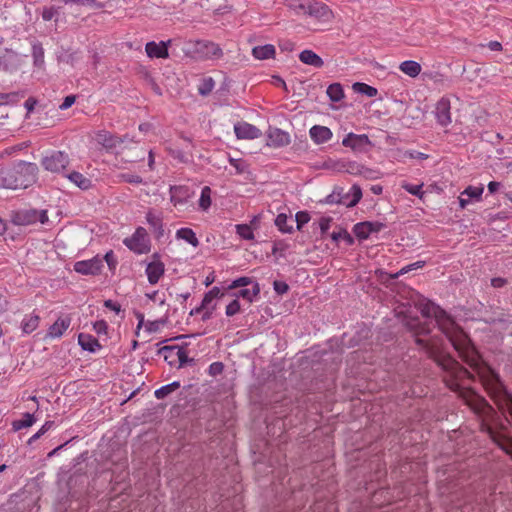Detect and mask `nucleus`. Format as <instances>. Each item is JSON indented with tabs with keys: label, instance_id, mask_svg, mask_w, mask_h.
I'll use <instances>...</instances> for the list:
<instances>
[{
	"label": "nucleus",
	"instance_id": "b1692460",
	"mask_svg": "<svg viewBox=\"0 0 512 512\" xmlns=\"http://www.w3.org/2000/svg\"><path fill=\"white\" fill-rule=\"evenodd\" d=\"M252 55L257 60L273 59L276 55V49L272 44L255 46L252 48Z\"/></svg>",
	"mask_w": 512,
	"mask_h": 512
},
{
	"label": "nucleus",
	"instance_id": "864d4df0",
	"mask_svg": "<svg viewBox=\"0 0 512 512\" xmlns=\"http://www.w3.org/2000/svg\"><path fill=\"white\" fill-rule=\"evenodd\" d=\"M93 330L98 335H106L108 330V324L104 320H98L93 324Z\"/></svg>",
	"mask_w": 512,
	"mask_h": 512
},
{
	"label": "nucleus",
	"instance_id": "a19ab883",
	"mask_svg": "<svg viewBox=\"0 0 512 512\" xmlns=\"http://www.w3.org/2000/svg\"><path fill=\"white\" fill-rule=\"evenodd\" d=\"M253 283H255V281L252 280V278L250 277H240V278H237L235 280H233L227 287L228 290H232V289H236V288H239V287H246V286H249V285H252L253 286Z\"/></svg>",
	"mask_w": 512,
	"mask_h": 512
},
{
	"label": "nucleus",
	"instance_id": "c85d7f7f",
	"mask_svg": "<svg viewBox=\"0 0 512 512\" xmlns=\"http://www.w3.org/2000/svg\"><path fill=\"white\" fill-rule=\"evenodd\" d=\"M399 69L404 74L414 78V77H417L420 74V72H421V65L418 62H416V61L406 60V61H403L400 64Z\"/></svg>",
	"mask_w": 512,
	"mask_h": 512
},
{
	"label": "nucleus",
	"instance_id": "f704fd0d",
	"mask_svg": "<svg viewBox=\"0 0 512 512\" xmlns=\"http://www.w3.org/2000/svg\"><path fill=\"white\" fill-rule=\"evenodd\" d=\"M351 195V199L349 201H343V203L347 206V207H353L355 205H357L359 203V201L361 200L362 198V190L360 188V186L354 184L350 190H349V193L347 195L350 196Z\"/></svg>",
	"mask_w": 512,
	"mask_h": 512
},
{
	"label": "nucleus",
	"instance_id": "bf43d9fd",
	"mask_svg": "<svg viewBox=\"0 0 512 512\" xmlns=\"http://www.w3.org/2000/svg\"><path fill=\"white\" fill-rule=\"evenodd\" d=\"M223 371V364L221 362H213L209 366V374L212 376H216L218 374H221Z\"/></svg>",
	"mask_w": 512,
	"mask_h": 512
},
{
	"label": "nucleus",
	"instance_id": "13d9d810",
	"mask_svg": "<svg viewBox=\"0 0 512 512\" xmlns=\"http://www.w3.org/2000/svg\"><path fill=\"white\" fill-rule=\"evenodd\" d=\"M104 260L106 261V263L110 269H114L117 265V260H116L115 255L112 250L108 251L105 254Z\"/></svg>",
	"mask_w": 512,
	"mask_h": 512
},
{
	"label": "nucleus",
	"instance_id": "9d476101",
	"mask_svg": "<svg viewBox=\"0 0 512 512\" xmlns=\"http://www.w3.org/2000/svg\"><path fill=\"white\" fill-rule=\"evenodd\" d=\"M161 352L164 354V358L166 360L171 359L169 361L170 364H173L175 360H177L179 367H182L192 361V359L188 357L187 350L178 345L165 346L161 349Z\"/></svg>",
	"mask_w": 512,
	"mask_h": 512
},
{
	"label": "nucleus",
	"instance_id": "423d86ee",
	"mask_svg": "<svg viewBox=\"0 0 512 512\" xmlns=\"http://www.w3.org/2000/svg\"><path fill=\"white\" fill-rule=\"evenodd\" d=\"M123 244L136 254H145L150 251V240L145 228L138 227L132 236L123 240Z\"/></svg>",
	"mask_w": 512,
	"mask_h": 512
},
{
	"label": "nucleus",
	"instance_id": "2eb2a0df",
	"mask_svg": "<svg viewBox=\"0 0 512 512\" xmlns=\"http://www.w3.org/2000/svg\"><path fill=\"white\" fill-rule=\"evenodd\" d=\"M153 258V261L149 262L145 269L148 282L152 285L158 283L165 272L164 263L159 260L158 254H154Z\"/></svg>",
	"mask_w": 512,
	"mask_h": 512
},
{
	"label": "nucleus",
	"instance_id": "c756f323",
	"mask_svg": "<svg viewBox=\"0 0 512 512\" xmlns=\"http://www.w3.org/2000/svg\"><path fill=\"white\" fill-rule=\"evenodd\" d=\"M40 318L36 314H30L25 316L21 323V327L24 333L29 334L35 331L39 325Z\"/></svg>",
	"mask_w": 512,
	"mask_h": 512
},
{
	"label": "nucleus",
	"instance_id": "ddd939ff",
	"mask_svg": "<svg viewBox=\"0 0 512 512\" xmlns=\"http://www.w3.org/2000/svg\"><path fill=\"white\" fill-rule=\"evenodd\" d=\"M234 132L238 139L247 140L257 139L262 135L259 128L245 121L237 122L234 125Z\"/></svg>",
	"mask_w": 512,
	"mask_h": 512
},
{
	"label": "nucleus",
	"instance_id": "de8ad7c7",
	"mask_svg": "<svg viewBox=\"0 0 512 512\" xmlns=\"http://www.w3.org/2000/svg\"><path fill=\"white\" fill-rule=\"evenodd\" d=\"M332 239L338 242L340 239H343L348 245L353 244V238L347 231H339L333 232L331 235Z\"/></svg>",
	"mask_w": 512,
	"mask_h": 512
},
{
	"label": "nucleus",
	"instance_id": "a878e982",
	"mask_svg": "<svg viewBox=\"0 0 512 512\" xmlns=\"http://www.w3.org/2000/svg\"><path fill=\"white\" fill-rule=\"evenodd\" d=\"M299 60L306 64L313 66L315 68H321L324 65V61L322 58L317 55L314 51L305 49L299 54Z\"/></svg>",
	"mask_w": 512,
	"mask_h": 512
},
{
	"label": "nucleus",
	"instance_id": "e2e57ef3",
	"mask_svg": "<svg viewBox=\"0 0 512 512\" xmlns=\"http://www.w3.org/2000/svg\"><path fill=\"white\" fill-rule=\"evenodd\" d=\"M104 306L115 313H119L121 311V306L117 302H114L113 300H106L104 301Z\"/></svg>",
	"mask_w": 512,
	"mask_h": 512
},
{
	"label": "nucleus",
	"instance_id": "8fccbe9b",
	"mask_svg": "<svg viewBox=\"0 0 512 512\" xmlns=\"http://www.w3.org/2000/svg\"><path fill=\"white\" fill-rule=\"evenodd\" d=\"M240 311V303L238 301V299H234L233 301H231L227 306H226V310H225V314L226 316L228 317H232L234 316L235 314H237L238 312Z\"/></svg>",
	"mask_w": 512,
	"mask_h": 512
},
{
	"label": "nucleus",
	"instance_id": "5fc2aeb1",
	"mask_svg": "<svg viewBox=\"0 0 512 512\" xmlns=\"http://www.w3.org/2000/svg\"><path fill=\"white\" fill-rule=\"evenodd\" d=\"M121 179L124 182L131 183V184H141L143 181L139 175L129 174V173L122 174Z\"/></svg>",
	"mask_w": 512,
	"mask_h": 512
},
{
	"label": "nucleus",
	"instance_id": "4c0bfd02",
	"mask_svg": "<svg viewBox=\"0 0 512 512\" xmlns=\"http://www.w3.org/2000/svg\"><path fill=\"white\" fill-rule=\"evenodd\" d=\"M229 163L235 169L236 174H244L248 172L249 165L243 159L229 158Z\"/></svg>",
	"mask_w": 512,
	"mask_h": 512
},
{
	"label": "nucleus",
	"instance_id": "e433bc0d",
	"mask_svg": "<svg viewBox=\"0 0 512 512\" xmlns=\"http://www.w3.org/2000/svg\"><path fill=\"white\" fill-rule=\"evenodd\" d=\"M326 93L333 102H338L344 97L343 88L339 83L329 85Z\"/></svg>",
	"mask_w": 512,
	"mask_h": 512
},
{
	"label": "nucleus",
	"instance_id": "6e6552de",
	"mask_svg": "<svg viewBox=\"0 0 512 512\" xmlns=\"http://www.w3.org/2000/svg\"><path fill=\"white\" fill-rule=\"evenodd\" d=\"M306 15L313 17L321 22H329L333 18L331 9L324 3L309 0L306 7Z\"/></svg>",
	"mask_w": 512,
	"mask_h": 512
},
{
	"label": "nucleus",
	"instance_id": "412c9836",
	"mask_svg": "<svg viewBox=\"0 0 512 512\" xmlns=\"http://www.w3.org/2000/svg\"><path fill=\"white\" fill-rule=\"evenodd\" d=\"M309 135L313 142L319 145L331 140L333 133L326 126L314 125L310 128Z\"/></svg>",
	"mask_w": 512,
	"mask_h": 512
},
{
	"label": "nucleus",
	"instance_id": "3c124183",
	"mask_svg": "<svg viewBox=\"0 0 512 512\" xmlns=\"http://www.w3.org/2000/svg\"><path fill=\"white\" fill-rule=\"evenodd\" d=\"M359 176L364 177L365 179H377L380 176V172L378 170L362 166L361 174Z\"/></svg>",
	"mask_w": 512,
	"mask_h": 512
},
{
	"label": "nucleus",
	"instance_id": "aec40b11",
	"mask_svg": "<svg viewBox=\"0 0 512 512\" xmlns=\"http://www.w3.org/2000/svg\"><path fill=\"white\" fill-rule=\"evenodd\" d=\"M71 318L69 316L59 317L48 329L47 337L56 339L62 337L65 331L70 327Z\"/></svg>",
	"mask_w": 512,
	"mask_h": 512
},
{
	"label": "nucleus",
	"instance_id": "5701e85b",
	"mask_svg": "<svg viewBox=\"0 0 512 512\" xmlns=\"http://www.w3.org/2000/svg\"><path fill=\"white\" fill-rule=\"evenodd\" d=\"M65 177L81 190H88L92 187L91 179L80 172L72 171L65 174Z\"/></svg>",
	"mask_w": 512,
	"mask_h": 512
},
{
	"label": "nucleus",
	"instance_id": "69168bd1",
	"mask_svg": "<svg viewBox=\"0 0 512 512\" xmlns=\"http://www.w3.org/2000/svg\"><path fill=\"white\" fill-rule=\"evenodd\" d=\"M501 187V183L500 182H496V181H491L488 183V191L489 193L493 194L495 192H497Z\"/></svg>",
	"mask_w": 512,
	"mask_h": 512
},
{
	"label": "nucleus",
	"instance_id": "79ce46f5",
	"mask_svg": "<svg viewBox=\"0 0 512 512\" xmlns=\"http://www.w3.org/2000/svg\"><path fill=\"white\" fill-rule=\"evenodd\" d=\"M362 166L363 165L360 163H357L355 161H350V162H347L346 164H344L343 168L347 173H349L351 175L359 176V174H361Z\"/></svg>",
	"mask_w": 512,
	"mask_h": 512
},
{
	"label": "nucleus",
	"instance_id": "0eeeda50",
	"mask_svg": "<svg viewBox=\"0 0 512 512\" xmlns=\"http://www.w3.org/2000/svg\"><path fill=\"white\" fill-rule=\"evenodd\" d=\"M342 145L350 148L354 153H367L373 147V143L366 134L348 133L342 140Z\"/></svg>",
	"mask_w": 512,
	"mask_h": 512
},
{
	"label": "nucleus",
	"instance_id": "4d7b16f0",
	"mask_svg": "<svg viewBox=\"0 0 512 512\" xmlns=\"http://www.w3.org/2000/svg\"><path fill=\"white\" fill-rule=\"evenodd\" d=\"M33 56L35 60V64H42L44 62V52L41 46L34 45L33 46Z\"/></svg>",
	"mask_w": 512,
	"mask_h": 512
},
{
	"label": "nucleus",
	"instance_id": "f03ea898",
	"mask_svg": "<svg viewBox=\"0 0 512 512\" xmlns=\"http://www.w3.org/2000/svg\"><path fill=\"white\" fill-rule=\"evenodd\" d=\"M36 164L19 161L11 167L0 169V187L6 189H25L36 180Z\"/></svg>",
	"mask_w": 512,
	"mask_h": 512
},
{
	"label": "nucleus",
	"instance_id": "0e129e2a",
	"mask_svg": "<svg viewBox=\"0 0 512 512\" xmlns=\"http://www.w3.org/2000/svg\"><path fill=\"white\" fill-rule=\"evenodd\" d=\"M146 297L148 299L152 300V301H158L159 305H161V306L165 304V299L164 298H159L157 291H153L151 293H147Z\"/></svg>",
	"mask_w": 512,
	"mask_h": 512
},
{
	"label": "nucleus",
	"instance_id": "cd10ccee",
	"mask_svg": "<svg viewBox=\"0 0 512 512\" xmlns=\"http://www.w3.org/2000/svg\"><path fill=\"white\" fill-rule=\"evenodd\" d=\"M176 238L181 239L193 247H197L199 245V240L195 234V232L190 228H180L176 231Z\"/></svg>",
	"mask_w": 512,
	"mask_h": 512
},
{
	"label": "nucleus",
	"instance_id": "a211bd4d",
	"mask_svg": "<svg viewBox=\"0 0 512 512\" xmlns=\"http://www.w3.org/2000/svg\"><path fill=\"white\" fill-rule=\"evenodd\" d=\"M171 40L168 41H160L156 43L154 41L148 42L145 45V51L148 57L150 58H162L166 59L169 57L168 46L170 45Z\"/></svg>",
	"mask_w": 512,
	"mask_h": 512
},
{
	"label": "nucleus",
	"instance_id": "338daca9",
	"mask_svg": "<svg viewBox=\"0 0 512 512\" xmlns=\"http://www.w3.org/2000/svg\"><path fill=\"white\" fill-rule=\"evenodd\" d=\"M506 284V280L501 277L491 279V285L495 288L503 287Z\"/></svg>",
	"mask_w": 512,
	"mask_h": 512
},
{
	"label": "nucleus",
	"instance_id": "39448f33",
	"mask_svg": "<svg viewBox=\"0 0 512 512\" xmlns=\"http://www.w3.org/2000/svg\"><path fill=\"white\" fill-rule=\"evenodd\" d=\"M69 163V155L63 151L47 152L41 159L43 168L51 173L63 172Z\"/></svg>",
	"mask_w": 512,
	"mask_h": 512
},
{
	"label": "nucleus",
	"instance_id": "2f4dec72",
	"mask_svg": "<svg viewBox=\"0 0 512 512\" xmlns=\"http://www.w3.org/2000/svg\"><path fill=\"white\" fill-rule=\"evenodd\" d=\"M35 422L36 418L33 414L25 413L22 419L13 421L12 427L14 431H19L21 429L32 426Z\"/></svg>",
	"mask_w": 512,
	"mask_h": 512
},
{
	"label": "nucleus",
	"instance_id": "603ef678",
	"mask_svg": "<svg viewBox=\"0 0 512 512\" xmlns=\"http://www.w3.org/2000/svg\"><path fill=\"white\" fill-rule=\"evenodd\" d=\"M355 86H358L359 91L368 97H375L378 93L376 88L364 83H357Z\"/></svg>",
	"mask_w": 512,
	"mask_h": 512
},
{
	"label": "nucleus",
	"instance_id": "c9c22d12",
	"mask_svg": "<svg viewBox=\"0 0 512 512\" xmlns=\"http://www.w3.org/2000/svg\"><path fill=\"white\" fill-rule=\"evenodd\" d=\"M180 387V383L177 382V381H174L172 383H169L167 385H164L160 388H158L155 392H154V395L157 399H164L165 397H167L169 394H171L172 392H174L176 389H178Z\"/></svg>",
	"mask_w": 512,
	"mask_h": 512
},
{
	"label": "nucleus",
	"instance_id": "bb28decb",
	"mask_svg": "<svg viewBox=\"0 0 512 512\" xmlns=\"http://www.w3.org/2000/svg\"><path fill=\"white\" fill-rule=\"evenodd\" d=\"M16 58L17 54L13 50L3 47V38L0 37V65L8 69L14 64Z\"/></svg>",
	"mask_w": 512,
	"mask_h": 512
},
{
	"label": "nucleus",
	"instance_id": "f3484780",
	"mask_svg": "<svg viewBox=\"0 0 512 512\" xmlns=\"http://www.w3.org/2000/svg\"><path fill=\"white\" fill-rule=\"evenodd\" d=\"M484 192L483 185L468 186L459 197V205L462 209L466 208L473 201H480Z\"/></svg>",
	"mask_w": 512,
	"mask_h": 512
},
{
	"label": "nucleus",
	"instance_id": "6e6d98bb",
	"mask_svg": "<svg viewBox=\"0 0 512 512\" xmlns=\"http://www.w3.org/2000/svg\"><path fill=\"white\" fill-rule=\"evenodd\" d=\"M56 15H58V10L55 7H45L42 11V18L44 21H50Z\"/></svg>",
	"mask_w": 512,
	"mask_h": 512
},
{
	"label": "nucleus",
	"instance_id": "7c9ffc66",
	"mask_svg": "<svg viewBox=\"0 0 512 512\" xmlns=\"http://www.w3.org/2000/svg\"><path fill=\"white\" fill-rule=\"evenodd\" d=\"M260 293V286L257 282L253 283L252 288H243L237 294L236 297H241L247 302L252 303Z\"/></svg>",
	"mask_w": 512,
	"mask_h": 512
},
{
	"label": "nucleus",
	"instance_id": "09e8293b",
	"mask_svg": "<svg viewBox=\"0 0 512 512\" xmlns=\"http://www.w3.org/2000/svg\"><path fill=\"white\" fill-rule=\"evenodd\" d=\"M402 188L414 196L422 197V195H423L422 185H413V184H409V183H403Z\"/></svg>",
	"mask_w": 512,
	"mask_h": 512
},
{
	"label": "nucleus",
	"instance_id": "680f3d73",
	"mask_svg": "<svg viewBox=\"0 0 512 512\" xmlns=\"http://www.w3.org/2000/svg\"><path fill=\"white\" fill-rule=\"evenodd\" d=\"M75 96L74 95H69V96H66L62 102V104L59 106V108L61 110H66L68 108H70L74 103H75Z\"/></svg>",
	"mask_w": 512,
	"mask_h": 512
},
{
	"label": "nucleus",
	"instance_id": "49530a36",
	"mask_svg": "<svg viewBox=\"0 0 512 512\" xmlns=\"http://www.w3.org/2000/svg\"><path fill=\"white\" fill-rule=\"evenodd\" d=\"M19 99L17 93H0V105L13 104Z\"/></svg>",
	"mask_w": 512,
	"mask_h": 512
},
{
	"label": "nucleus",
	"instance_id": "dca6fc26",
	"mask_svg": "<svg viewBox=\"0 0 512 512\" xmlns=\"http://www.w3.org/2000/svg\"><path fill=\"white\" fill-rule=\"evenodd\" d=\"M145 219L150 226V229L153 232L155 238L161 239L165 234L162 213L149 210L146 213Z\"/></svg>",
	"mask_w": 512,
	"mask_h": 512
},
{
	"label": "nucleus",
	"instance_id": "37998d69",
	"mask_svg": "<svg viewBox=\"0 0 512 512\" xmlns=\"http://www.w3.org/2000/svg\"><path fill=\"white\" fill-rule=\"evenodd\" d=\"M214 80L209 77L203 80L202 84L199 86L198 91L201 95H208L214 88Z\"/></svg>",
	"mask_w": 512,
	"mask_h": 512
},
{
	"label": "nucleus",
	"instance_id": "052dcab7",
	"mask_svg": "<svg viewBox=\"0 0 512 512\" xmlns=\"http://www.w3.org/2000/svg\"><path fill=\"white\" fill-rule=\"evenodd\" d=\"M273 287L278 294H284L289 289V286L283 281H275Z\"/></svg>",
	"mask_w": 512,
	"mask_h": 512
},
{
	"label": "nucleus",
	"instance_id": "20e7f679",
	"mask_svg": "<svg viewBox=\"0 0 512 512\" xmlns=\"http://www.w3.org/2000/svg\"><path fill=\"white\" fill-rule=\"evenodd\" d=\"M11 222L17 226H30L37 223L45 224L48 221L46 210L23 208L11 213Z\"/></svg>",
	"mask_w": 512,
	"mask_h": 512
},
{
	"label": "nucleus",
	"instance_id": "58836bf2",
	"mask_svg": "<svg viewBox=\"0 0 512 512\" xmlns=\"http://www.w3.org/2000/svg\"><path fill=\"white\" fill-rule=\"evenodd\" d=\"M236 232L244 240H253L255 237L252 228L247 224L236 225Z\"/></svg>",
	"mask_w": 512,
	"mask_h": 512
},
{
	"label": "nucleus",
	"instance_id": "774afa93",
	"mask_svg": "<svg viewBox=\"0 0 512 512\" xmlns=\"http://www.w3.org/2000/svg\"><path fill=\"white\" fill-rule=\"evenodd\" d=\"M488 48L491 50V51H500L502 50V45L500 42L498 41H490L488 44H487Z\"/></svg>",
	"mask_w": 512,
	"mask_h": 512
},
{
	"label": "nucleus",
	"instance_id": "473e14b6",
	"mask_svg": "<svg viewBox=\"0 0 512 512\" xmlns=\"http://www.w3.org/2000/svg\"><path fill=\"white\" fill-rule=\"evenodd\" d=\"M289 222V217L285 213H280L275 219V225L282 233H292L293 225ZM292 222V220H290Z\"/></svg>",
	"mask_w": 512,
	"mask_h": 512
},
{
	"label": "nucleus",
	"instance_id": "9b49d317",
	"mask_svg": "<svg viewBox=\"0 0 512 512\" xmlns=\"http://www.w3.org/2000/svg\"><path fill=\"white\" fill-rule=\"evenodd\" d=\"M385 227V224L378 221H365L354 225L353 232L357 238L365 240L373 233L380 232Z\"/></svg>",
	"mask_w": 512,
	"mask_h": 512
},
{
	"label": "nucleus",
	"instance_id": "f257e3e1",
	"mask_svg": "<svg viewBox=\"0 0 512 512\" xmlns=\"http://www.w3.org/2000/svg\"><path fill=\"white\" fill-rule=\"evenodd\" d=\"M419 309L425 318H434L439 330L445 335L458 356L473 370V372L468 371L449 356L443 357L439 364L446 372L444 381L447 386L451 390L459 392L476 413L488 418L493 412L492 407L468 387L476 374L499 410L505 415L506 421L512 424V395L506 390L498 374L483 362L467 334L443 309L433 302L422 300L419 303Z\"/></svg>",
	"mask_w": 512,
	"mask_h": 512
},
{
	"label": "nucleus",
	"instance_id": "ea45409f",
	"mask_svg": "<svg viewBox=\"0 0 512 512\" xmlns=\"http://www.w3.org/2000/svg\"><path fill=\"white\" fill-rule=\"evenodd\" d=\"M308 1L309 0H293L288 4V7L298 15H306V7L308 6Z\"/></svg>",
	"mask_w": 512,
	"mask_h": 512
},
{
	"label": "nucleus",
	"instance_id": "4468645a",
	"mask_svg": "<svg viewBox=\"0 0 512 512\" xmlns=\"http://www.w3.org/2000/svg\"><path fill=\"white\" fill-rule=\"evenodd\" d=\"M290 135L288 132L279 128L270 127L267 131V145L273 148L287 146L290 143Z\"/></svg>",
	"mask_w": 512,
	"mask_h": 512
},
{
	"label": "nucleus",
	"instance_id": "f8f14e48",
	"mask_svg": "<svg viewBox=\"0 0 512 512\" xmlns=\"http://www.w3.org/2000/svg\"><path fill=\"white\" fill-rule=\"evenodd\" d=\"M451 104L448 98L442 97L436 104L435 118L439 125L446 127L451 124Z\"/></svg>",
	"mask_w": 512,
	"mask_h": 512
},
{
	"label": "nucleus",
	"instance_id": "a18cd8bd",
	"mask_svg": "<svg viewBox=\"0 0 512 512\" xmlns=\"http://www.w3.org/2000/svg\"><path fill=\"white\" fill-rule=\"evenodd\" d=\"M416 342L420 345H424L433 356H436L437 354L440 353V348L434 342H430L421 338H417Z\"/></svg>",
	"mask_w": 512,
	"mask_h": 512
},
{
	"label": "nucleus",
	"instance_id": "6ab92c4d",
	"mask_svg": "<svg viewBox=\"0 0 512 512\" xmlns=\"http://www.w3.org/2000/svg\"><path fill=\"white\" fill-rule=\"evenodd\" d=\"M96 142L106 150H112L121 144L124 140L106 130H100L95 134Z\"/></svg>",
	"mask_w": 512,
	"mask_h": 512
},
{
	"label": "nucleus",
	"instance_id": "72a5a7b5",
	"mask_svg": "<svg viewBox=\"0 0 512 512\" xmlns=\"http://www.w3.org/2000/svg\"><path fill=\"white\" fill-rule=\"evenodd\" d=\"M211 193L212 190L209 186H204L201 190V195L198 201L199 208L207 211L211 206Z\"/></svg>",
	"mask_w": 512,
	"mask_h": 512
},
{
	"label": "nucleus",
	"instance_id": "c03bdc74",
	"mask_svg": "<svg viewBox=\"0 0 512 512\" xmlns=\"http://www.w3.org/2000/svg\"><path fill=\"white\" fill-rule=\"evenodd\" d=\"M295 221L297 223V229L301 230L302 227L310 221V215L306 211H299L295 215Z\"/></svg>",
	"mask_w": 512,
	"mask_h": 512
},
{
	"label": "nucleus",
	"instance_id": "1a4fd4ad",
	"mask_svg": "<svg viewBox=\"0 0 512 512\" xmlns=\"http://www.w3.org/2000/svg\"><path fill=\"white\" fill-rule=\"evenodd\" d=\"M102 268L103 260L99 256L74 263V271L82 275H97Z\"/></svg>",
	"mask_w": 512,
	"mask_h": 512
},
{
	"label": "nucleus",
	"instance_id": "393cba45",
	"mask_svg": "<svg viewBox=\"0 0 512 512\" xmlns=\"http://www.w3.org/2000/svg\"><path fill=\"white\" fill-rule=\"evenodd\" d=\"M225 295L224 292L221 291L219 287H213L209 290L202 299V308L205 310H214L216 308L215 300L223 297Z\"/></svg>",
	"mask_w": 512,
	"mask_h": 512
},
{
	"label": "nucleus",
	"instance_id": "4be33fe9",
	"mask_svg": "<svg viewBox=\"0 0 512 512\" xmlns=\"http://www.w3.org/2000/svg\"><path fill=\"white\" fill-rule=\"evenodd\" d=\"M78 344L83 350L91 353H95L102 348L101 344L94 336L86 333H80L78 335Z\"/></svg>",
	"mask_w": 512,
	"mask_h": 512
},
{
	"label": "nucleus",
	"instance_id": "7ed1b4c3",
	"mask_svg": "<svg viewBox=\"0 0 512 512\" xmlns=\"http://www.w3.org/2000/svg\"><path fill=\"white\" fill-rule=\"evenodd\" d=\"M183 52L187 57L194 60H217L222 58L223 50L211 41L196 40L186 42Z\"/></svg>",
	"mask_w": 512,
	"mask_h": 512
}]
</instances>
